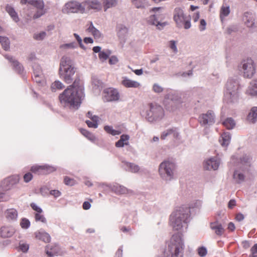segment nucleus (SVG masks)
Returning <instances> with one entry per match:
<instances>
[{
    "instance_id": "1",
    "label": "nucleus",
    "mask_w": 257,
    "mask_h": 257,
    "mask_svg": "<svg viewBox=\"0 0 257 257\" xmlns=\"http://www.w3.org/2000/svg\"><path fill=\"white\" fill-rule=\"evenodd\" d=\"M83 90L80 79H75L73 84L59 95L61 105L64 107L77 109L84 97Z\"/></svg>"
},
{
    "instance_id": "2",
    "label": "nucleus",
    "mask_w": 257,
    "mask_h": 257,
    "mask_svg": "<svg viewBox=\"0 0 257 257\" xmlns=\"http://www.w3.org/2000/svg\"><path fill=\"white\" fill-rule=\"evenodd\" d=\"M191 220L190 209L187 206L177 208L170 216L169 223L174 230L186 229Z\"/></svg>"
},
{
    "instance_id": "3",
    "label": "nucleus",
    "mask_w": 257,
    "mask_h": 257,
    "mask_svg": "<svg viewBox=\"0 0 257 257\" xmlns=\"http://www.w3.org/2000/svg\"><path fill=\"white\" fill-rule=\"evenodd\" d=\"M75 69L71 59L66 56H63L61 60L59 68L60 78L67 84L71 83L75 79L79 78L75 76Z\"/></svg>"
},
{
    "instance_id": "4",
    "label": "nucleus",
    "mask_w": 257,
    "mask_h": 257,
    "mask_svg": "<svg viewBox=\"0 0 257 257\" xmlns=\"http://www.w3.org/2000/svg\"><path fill=\"white\" fill-rule=\"evenodd\" d=\"M239 83L236 79H229L226 84L224 99L230 104L238 102L239 100Z\"/></svg>"
},
{
    "instance_id": "5",
    "label": "nucleus",
    "mask_w": 257,
    "mask_h": 257,
    "mask_svg": "<svg viewBox=\"0 0 257 257\" xmlns=\"http://www.w3.org/2000/svg\"><path fill=\"white\" fill-rule=\"evenodd\" d=\"M176 170L175 163L170 160H165L159 166V174L161 178L166 181H170L174 179Z\"/></svg>"
},
{
    "instance_id": "6",
    "label": "nucleus",
    "mask_w": 257,
    "mask_h": 257,
    "mask_svg": "<svg viewBox=\"0 0 257 257\" xmlns=\"http://www.w3.org/2000/svg\"><path fill=\"white\" fill-rule=\"evenodd\" d=\"M173 19L178 28L188 29L191 27V18L184 14V11L180 7L175 8L173 12Z\"/></svg>"
},
{
    "instance_id": "7",
    "label": "nucleus",
    "mask_w": 257,
    "mask_h": 257,
    "mask_svg": "<svg viewBox=\"0 0 257 257\" xmlns=\"http://www.w3.org/2000/svg\"><path fill=\"white\" fill-rule=\"evenodd\" d=\"M182 102L181 97L178 93L170 91L165 95L163 103L167 109L173 110Z\"/></svg>"
},
{
    "instance_id": "8",
    "label": "nucleus",
    "mask_w": 257,
    "mask_h": 257,
    "mask_svg": "<svg viewBox=\"0 0 257 257\" xmlns=\"http://www.w3.org/2000/svg\"><path fill=\"white\" fill-rule=\"evenodd\" d=\"M164 115V109L157 104H149V109L146 111V118L150 122L162 119Z\"/></svg>"
},
{
    "instance_id": "9",
    "label": "nucleus",
    "mask_w": 257,
    "mask_h": 257,
    "mask_svg": "<svg viewBox=\"0 0 257 257\" xmlns=\"http://www.w3.org/2000/svg\"><path fill=\"white\" fill-rule=\"evenodd\" d=\"M172 244L170 246L171 257H182V251L184 248V242L181 236L176 234L172 236Z\"/></svg>"
},
{
    "instance_id": "10",
    "label": "nucleus",
    "mask_w": 257,
    "mask_h": 257,
    "mask_svg": "<svg viewBox=\"0 0 257 257\" xmlns=\"http://www.w3.org/2000/svg\"><path fill=\"white\" fill-rule=\"evenodd\" d=\"M240 71L244 78H251L255 73V66L251 58L243 60L239 65Z\"/></svg>"
},
{
    "instance_id": "11",
    "label": "nucleus",
    "mask_w": 257,
    "mask_h": 257,
    "mask_svg": "<svg viewBox=\"0 0 257 257\" xmlns=\"http://www.w3.org/2000/svg\"><path fill=\"white\" fill-rule=\"evenodd\" d=\"M84 8L81 5L76 1H70L65 4L62 9L63 14H68L70 13H76L79 11H82Z\"/></svg>"
},
{
    "instance_id": "12",
    "label": "nucleus",
    "mask_w": 257,
    "mask_h": 257,
    "mask_svg": "<svg viewBox=\"0 0 257 257\" xmlns=\"http://www.w3.org/2000/svg\"><path fill=\"white\" fill-rule=\"evenodd\" d=\"M199 121L202 125H212L215 122V115L213 111L208 110L199 116Z\"/></svg>"
},
{
    "instance_id": "13",
    "label": "nucleus",
    "mask_w": 257,
    "mask_h": 257,
    "mask_svg": "<svg viewBox=\"0 0 257 257\" xmlns=\"http://www.w3.org/2000/svg\"><path fill=\"white\" fill-rule=\"evenodd\" d=\"M162 8L161 7H156L152 9L150 12H154L155 14L152 15L147 18V22L151 25L156 26L158 20H162L164 18L162 14H160L158 12Z\"/></svg>"
},
{
    "instance_id": "14",
    "label": "nucleus",
    "mask_w": 257,
    "mask_h": 257,
    "mask_svg": "<svg viewBox=\"0 0 257 257\" xmlns=\"http://www.w3.org/2000/svg\"><path fill=\"white\" fill-rule=\"evenodd\" d=\"M104 97L107 101H116L118 100L119 94L116 89L112 88L106 89L104 91Z\"/></svg>"
},
{
    "instance_id": "15",
    "label": "nucleus",
    "mask_w": 257,
    "mask_h": 257,
    "mask_svg": "<svg viewBox=\"0 0 257 257\" xmlns=\"http://www.w3.org/2000/svg\"><path fill=\"white\" fill-rule=\"evenodd\" d=\"M219 164V160L217 157H212L204 162V168L208 170H216L218 168Z\"/></svg>"
},
{
    "instance_id": "16",
    "label": "nucleus",
    "mask_w": 257,
    "mask_h": 257,
    "mask_svg": "<svg viewBox=\"0 0 257 257\" xmlns=\"http://www.w3.org/2000/svg\"><path fill=\"white\" fill-rule=\"evenodd\" d=\"M16 232L15 228L12 225H4L0 228V236L3 238L12 237Z\"/></svg>"
},
{
    "instance_id": "17",
    "label": "nucleus",
    "mask_w": 257,
    "mask_h": 257,
    "mask_svg": "<svg viewBox=\"0 0 257 257\" xmlns=\"http://www.w3.org/2000/svg\"><path fill=\"white\" fill-rule=\"evenodd\" d=\"M18 176H12L5 179L3 182V189L4 190H9L11 187L19 182Z\"/></svg>"
},
{
    "instance_id": "18",
    "label": "nucleus",
    "mask_w": 257,
    "mask_h": 257,
    "mask_svg": "<svg viewBox=\"0 0 257 257\" xmlns=\"http://www.w3.org/2000/svg\"><path fill=\"white\" fill-rule=\"evenodd\" d=\"M60 248L58 244L54 243L49 244L45 247V252L47 255L50 257H53L60 252Z\"/></svg>"
},
{
    "instance_id": "19",
    "label": "nucleus",
    "mask_w": 257,
    "mask_h": 257,
    "mask_svg": "<svg viewBox=\"0 0 257 257\" xmlns=\"http://www.w3.org/2000/svg\"><path fill=\"white\" fill-rule=\"evenodd\" d=\"M111 189L117 194H126L133 193L132 190L128 189L124 186L118 184H115L111 186Z\"/></svg>"
},
{
    "instance_id": "20",
    "label": "nucleus",
    "mask_w": 257,
    "mask_h": 257,
    "mask_svg": "<svg viewBox=\"0 0 257 257\" xmlns=\"http://www.w3.org/2000/svg\"><path fill=\"white\" fill-rule=\"evenodd\" d=\"M243 20L245 25L250 28H253L255 26V17L254 15L249 12H246L244 14Z\"/></svg>"
},
{
    "instance_id": "21",
    "label": "nucleus",
    "mask_w": 257,
    "mask_h": 257,
    "mask_svg": "<svg viewBox=\"0 0 257 257\" xmlns=\"http://www.w3.org/2000/svg\"><path fill=\"white\" fill-rule=\"evenodd\" d=\"M34 234L36 238L45 243H49L51 241V237L50 234L42 229L37 231Z\"/></svg>"
},
{
    "instance_id": "22",
    "label": "nucleus",
    "mask_w": 257,
    "mask_h": 257,
    "mask_svg": "<svg viewBox=\"0 0 257 257\" xmlns=\"http://www.w3.org/2000/svg\"><path fill=\"white\" fill-rule=\"evenodd\" d=\"M240 163L242 166L240 167L243 172H247L249 170V168L250 166L251 158L250 157L247 155H244L240 159Z\"/></svg>"
},
{
    "instance_id": "23",
    "label": "nucleus",
    "mask_w": 257,
    "mask_h": 257,
    "mask_svg": "<svg viewBox=\"0 0 257 257\" xmlns=\"http://www.w3.org/2000/svg\"><path fill=\"white\" fill-rule=\"evenodd\" d=\"M5 215L8 221L14 222L17 220L18 213L16 209L10 208L6 210Z\"/></svg>"
},
{
    "instance_id": "24",
    "label": "nucleus",
    "mask_w": 257,
    "mask_h": 257,
    "mask_svg": "<svg viewBox=\"0 0 257 257\" xmlns=\"http://www.w3.org/2000/svg\"><path fill=\"white\" fill-rule=\"evenodd\" d=\"M121 84L124 87L127 88H138L140 86L139 82L130 79L126 77H123L122 78Z\"/></svg>"
},
{
    "instance_id": "25",
    "label": "nucleus",
    "mask_w": 257,
    "mask_h": 257,
    "mask_svg": "<svg viewBox=\"0 0 257 257\" xmlns=\"http://www.w3.org/2000/svg\"><path fill=\"white\" fill-rule=\"evenodd\" d=\"M179 136V133L176 128H170L163 132L161 136L162 140H165L168 137L177 138Z\"/></svg>"
},
{
    "instance_id": "26",
    "label": "nucleus",
    "mask_w": 257,
    "mask_h": 257,
    "mask_svg": "<svg viewBox=\"0 0 257 257\" xmlns=\"http://www.w3.org/2000/svg\"><path fill=\"white\" fill-rule=\"evenodd\" d=\"M246 93L252 96H257V79H254L250 82Z\"/></svg>"
},
{
    "instance_id": "27",
    "label": "nucleus",
    "mask_w": 257,
    "mask_h": 257,
    "mask_svg": "<svg viewBox=\"0 0 257 257\" xmlns=\"http://www.w3.org/2000/svg\"><path fill=\"white\" fill-rule=\"evenodd\" d=\"M5 11L9 14L14 22L17 23L19 21L18 15L12 5L7 4L5 7Z\"/></svg>"
},
{
    "instance_id": "28",
    "label": "nucleus",
    "mask_w": 257,
    "mask_h": 257,
    "mask_svg": "<svg viewBox=\"0 0 257 257\" xmlns=\"http://www.w3.org/2000/svg\"><path fill=\"white\" fill-rule=\"evenodd\" d=\"M27 3L34 6L37 9L44 8V3L43 0H21V4L25 5Z\"/></svg>"
},
{
    "instance_id": "29",
    "label": "nucleus",
    "mask_w": 257,
    "mask_h": 257,
    "mask_svg": "<svg viewBox=\"0 0 257 257\" xmlns=\"http://www.w3.org/2000/svg\"><path fill=\"white\" fill-rule=\"evenodd\" d=\"M247 121L251 123H254L257 121V107H252L247 116Z\"/></svg>"
},
{
    "instance_id": "30",
    "label": "nucleus",
    "mask_w": 257,
    "mask_h": 257,
    "mask_svg": "<svg viewBox=\"0 0 257 257\" xmlns=\"http://www.w3.org/2000/svg\"><path fill=\"white\" fill-rule=\"evenodd\" d=\"M210 228L214 230L215 233L217 235H221L224 231L222 225L218 222L211 223Z\"/></svg>"
},
{
    "instance_id": "31",
    "label": "nucleus",
    "mask_w": 257,
    "mask_h": 257,
    "mask_svg": "<svg viewBox=\"0 0 257 257\" xmlns=\"http://www.w3.org/2000/svg\"><path fill=\"white\" fill-rule=\"evenodd\" d=\"M241 171H243L241 168H240L239 170H235L233 173V180L236 183L238 184L242 183L244 180V175L241 172Z\"/></svg>"
},
{
    "instance_id": "32",
    "label": "nucleus",
    "mask_w": 257,
    "mask_h": 257,
    "mask_svg": "<svg viewBox=\"0 0 257 257\" xmlns=\"http://www.w3.org/2000/svg\"><path fill=\"white\" fill-rule=\"evenodd\" d=\"M85 6L88 9L99 10L100 4L97 0H88L84 3Z\"/></svg>"
},
{
    "instance_id": "33",
    "label": "nucleus",
    "mask_w": 257,
    "mask_h": 257,
    "mask_svg": "<svg viewBox=\"0 0 257 257\" xmlns=\"http://www.w3.org/2000/svg\"><path fill=\"white\" fill-rule=\"evenodd\" d=\"M230 134L229 132H225L221 135V139L219 140V142L222 146L226 147L230 143Z\"/></svg>"
},
{
    "instance_id": "34",
    "label": "nucleus",
    "mask_w": 257,
    "mask_h": 257,
    "mask_svg": "<svg viewBox=\"0 0 257 257\" xmlns=\"http://www.w3.org/2000/svg\"><path fill=\"white\" fill-rule=\"evenodd\" d=\"M130 137L127 135H122L121 136L119 140L115 143V146L117 148L123 147L125 145H127L128 144V140Z\"/></svg>"
},
{
    "instance_id": "35",
    "label": "nucleus",
    "mask_w": 257,
    "mask_h": 257,
    "mask_svg": "<svg viewBox=\"0 0 257 257\" xmlns=\"http://www.w3.org/2000/svg\"><path fill=\"white\" fill-rule=\"evenodd\" d=\"M122 163L125 165L126 167V170L132 173H137L140 170V167L137 165L126 162H123Z\"/></svg>"
},
{
    "instance_id": "36",
    "label": "nucleus",
    "mask_w": 257,
    "mask_h": 257,
    "mask_svg": "<svg viewBox=\"0 0 257 257\" xmlns=\"http://www.w3.org/2000/svg\"><path fill=\"white\" fill-rule=\"evenodd\" d=\"M131 2L137 9H144L148 6L147 0H131Z\"/></svg>"
},
{
    "instance_id": "37",
    "label": "nucleus",
    "mask_w": 257,
    "mask_h": 257,
    "mask_svg": "<svg viewBox=\"0 0 257 257\" xmlns=\"http://www.w3.org/2000/svg\"><path fill=\"white\" fill-rule=\"evenodd\" d=\"M223 125L228 130H231L235 125L234 119L231 117L227 118L223 122Z\"/></svg>"
},
{
    "instance_id": "38",
    "label": "nucleus",
    "mask_w": 257,
    "mask_h": 257,
    "mask_svg": "<svg viewBox=\"0 0 257 257\" xmlns=\"http://www.w3.org/2000/svg\"><path fill=\"white\" fill-rule=\"evenodd\" d=\"M103 6L106 11L108 9L115 7L117 3V0H103Z\"/></svg>"
},
{
    "instance_id": "39",
    "label": "nucleus",
    "mask_w": 257,
    "mask_h": 257,
    "mask_svg": "<svg viewBox=\"0 0 257 257\" xmlns=\"http://www.w3.org/2000/svg\"><path fill=\"white\" fill-rule=\"evenodd\" d=\"M88 31L89 32L91 33L95 38L99 39L101 37V34L100 32L94 27L92 23L88 28Z\"/></svg>"
},
{
    "instance_id": "40",
    "label": "nucleus",
    "mask_w": 257,
    "mask_h": 257,
    "mask_svg": "<svg viewBox=\"0 0 257 257\" xmlns=\"http://www.w3.org/2000/svg\"><path fill=\"white\" fill-rule=\"evenodd\" d=\"M0 43L2 44L3 48L6 51H8L10 49V42L7 37L0 36Z\"/></svg>"
},
{
    "instance_id": "41",
    "label": "nucleus",
    "mask_w": 257,
    "mask_h": 257,
    "mask_svg": "<svg viewBox=\"0 0 257 257\" xmlns=\"http://www.w3.org/2000/svg\"><path fill=\"white\" fill-rule=\"evenodd\" d=\"M80 131L82 135H83L90 141L94 142L96 138L94 135L88 132L87 130L83 128H80Z\"/></svg>"
},
{
    "instance_id": "42",
    "label": "nucleus",
    "mask_w": 257,
    "mask_h": 257,
    "mask_svg": "<svg viewBox=\"0 0 257 257\" xmlns=\"http://www.w3.org/2000/svg\"><path fill=\"white\" fill-rule=\"evenodd\" d=\"M230 13V8L229 6L223 5L221 8L220 12V18L227 16Z\"/></svg>"
},
{
    "instance_id": "43",
    "label": "nucleus",
    "mask_w": 257,
    "mask_h": 257,
    "mask_svg": "<svg viewBox=\"0 0 257 257\" xmlns=\"http://www.w3.org/2000/svg\"><path fill=\"white\" fill-rule=\"evenodd\" d=\"M104 130L107 133L111 134L112 136L118 135L121 134L120 131L114 130L112 126L109 125L105 126Z\"/></svg>"
},
{
    "instance_id": "44",
    "label": "nucleus",
    "mask_w": 257,
    "mask_h": 257,
    "mask_svg": "<svg viewBox=\"0 0 257 257\" xmlns=\"http://www.w3.org/2000/svg\"><path fill=\"white\" fill-rule=\"evenodd\" d=\"M29 248V245L25 241L21 240L19 242L18 247L19 250L23 252H26L28 251Z\"/></svg>"
},
{
    "instance_id": "45",
    "label": "nucleus",
    "mask_w": 257,
    "mask_h": 257,
    "mask_svg": "<svg viewBox=\"0 0 257 257\" xmlns=\"http://www.w3.org/2000/svg\"><path fill=\"white\" fill-rule=\"evenodd\" d=\"M127 33V29L123 26H120L117 33L118 36L121 39H123Z\"/></svg>"
},
{
    "instance_id": "46",
    "label": "nucleus",
    "mask_w": 257,
    "mask_h": 257,
    "mask_svg": "<svg viewBox=\"0 0 257 257\" xmlns=\"http://www.w3.org/2000/svg\"><path fill=\"white\" fill-rule=\"evenodd\" d=\"M51 89L52 91H55L56 89H62L64 87L63 84L60 81H55L51 85Z\"/></svg>"
},
{
    "instance_id": "47",
    "label": "nucleus",
    "mask_w": 257,
    "mask_h": 257,
    "mask_svg": "<svg viewBox=\"0 0 257 257\" xmlns=\"http://www.w3.org/2000/svg\"><path fill=\"white\" fill-rule=\"evenodd\" d=\"M31 171L34 173L36 174H43L44 173V168L43 166L35 165L31 167Z\"/></svg>"
},
{
    "instance_id": "48",
    "label": "nucleus",
    "mask_w": 257,
    "mask_h": 257,
    "mask_svg": "<svg viewBox=\"0 0 257 257\" xmlns=\"http://www.w3.org/2000/svg\"><path fill=\"white\" fill-rule=\"evenodd\" d=\"M14 68L19 73H21L23 71V67L17 61H13Z\"/></svg>"
},
{
    "instance_id": "49",
    "label": "nucleus",
    "mask_w": 257,
    "mask_h": 257,
    "mask_svg": "<svg viewBox=\"0 0 257 257\" xmlns=\"http://www.w3.org/2000/svg\"><path fill=\"white\" fill-rule=\"evenodd\" d=\"M33 68L34 70L33 75H36V76H39V75L43 74L41 68L39 65L37 64H34Z\"/></svg>"
},
{
    "instance_id": "50",
    "label": "nucleus",
    "mask_w": 257,
    "mask_h": 257,
    "mask_svg": "<svg viewBox=\"0 0 257 257\" xmlns=\"http://www.w3.org/2000/svg\"><path fill=\"white\" fill-rule=\"evenodd\" d=\"M110 53L109 52H104V51L100 52L99 53V58L102 61L104 62L105 61L110 55Z\"/></svg>"
},
{
    "instance_id": "51",
    "label": "nucleus",
    "mask_w": 257,
    "mask_h": 257,
    "mask_svg": "<svg viewBox=\"0 0 257 257\" xmlns=\"http://www.w3.org/2000/svg\"><path fill=\"white\" fill-rule=\"evenodd\" d=\"M20 225L23 229H28L30 226V222L25 218H22L20 222Z\"/></svg>"
},
{
    "instance_id": "52",
    "label": "nucleus",
    "mask_w": 257,
    "mask_h": 257,
    "mask_svg": "<svg viewBox=\"0 0 257 257\" xmlns=\"http://www.w3.org/2000/svg\"><path fill=\"white\" fill-rule=\"evenodd\" d=\"M35 218L36 221H41L43 223H46L47 222L46 219L41 213H36Z\"/></svg>"
},
{
    "instance_id": "53",
    "label": "nucleus",
    "mask_w": 257,
    "mask_h": 257,
    "mask_svg": "<svg viewBox=\"0 0 257 257\" xmlns=\"http://www.w3.org/2000/svg\"><path fill=\"white\" fill-rule=\"evenodd\" d=\"M37 9L38 11L33 16L34 19H38L46 13V11L44 9V8Z\"/></svg>"
},
{
    "instance_id": "54",
    "label": "nucleus",
    "mask_w": 257,
    "mask_h": 257,
    "mask_svg": "<svg viewBox=\"0 0 257 257\" xmlns=\"http://www.w3.org/2000/svg\"><path fill=\"white\" fill-rule=\"evenodd\" d=\"M46 35V33L45 32H41L39 33L35 34L33 38L34 39L40 41L43 40Z\"/></svg>"
},
{
    "instance_id": "55",
    "label": "nucleus",
    "mask_w": 257,
    "mask_h": 257,
    "mask_svg": "<svg viewBox=\"0 0 257 257\" xmlns=\"http://www.w3.org/2000/svg\"><path fill=\"white\" fill-rule=\"evenodd\" d=\"M169 46L175 53H177L178 52L176 41L174 40H171L169 41Z\"/></svg>"
},
{
    "instance_id": "56",
    "label": "nucleus",
    "mask_w": 257,
    "mask_h": 257,
    "mask_svg": "<svg viewBox=\"0 0 257 257\" xmlns=\"http://www.w3.org/2000/svg\"><path fill=\"white\" fill-rule=\"evenodd\" d=\"M202 205V202L200 200H196L193 202L189 207H187L190 209L191 208H200ZM191 212V211L190 210Z\"/></svg>"
},
{
    "instance_id": "57",
    "label": "nucleus",
    "mask_w": 257,
    "mask_h": 257,
    "mask_svg": "<svg viewBox=\"0 0 257 257\" xmlns=\"http://www.w3.org/2000/svg\"><path fill=\"white\" fill-rule=\"evenodd\" d=\"M153 90L155 93H159L163 91L164 88L158 83H155L153 86Z\"/></svg>"
},
{
    "instance_id": "58",
    "label": "nucleus",
    "mask_w": 257,
    "mask_h": 257,
    "mask_svg": "<svg viewBox=\"0 0 257 257\" xmlns=\"http://www.w3.org/2000/svg\"><path fill=\"white\" fill-rule=\"evenodd\" d=\"M44 173H50L56 170V168L53 166L49 165H43Z\"/></svg>"
},
{
    "instance_id": "59",
    "label": "nucleus",
    "mask_w": 257,
    "mask_h": 257,
    "mask_svg": "<svg viewBox=\"0 0 257 257\" xmlns=\"http://www.w3.org/2000/svg\"><path fill=\"white\" fill-rule=\"evenodd\" d=\"M64 183L67 185L73 186L75 184V181L73 179L70 178L66 176L64 178Z\"/></svg>"
},
{
    "instance_id": "60",
    "label": "nucleus",
    "mask_w": 257,
    "mask_h": 257,
    "mask_svg": "<svg viewBox=\"0 0 257 257\" xmlns=\"http://www.w3.org/2000/svg\"><path fill=\"white\" fill-rule=\"evenodd\" d=\"M10 199V196L5 193H0V202L8 201Z\"/></svg>"
},
{
    "instance_id": "61",
    "label": "nucleus",
    "mask_w": 257,
    "mask_h": 257,
    "mask_svg": "<svg viewBox=\"0 0 257 257\" xmlns=\"http://www.w3.org/2000/svg\"><path fill=\"white\" fill-rule=\"evenodd\" d=\"M207 252V249L205 247H200L198 249V253L201 257L205 256Z\"/></svg>"
},
{
    "instance_id": "62",
    "label": "nucleus",
    "mask_w": 257,
    "mask_h": 257,
    "mask_svg": "<svg viewBox=\"0 0 257 257\" xmlns=\"http://www.w3.org/2000/svg\"><path fill=\"white\" fill-rule=\"evenodd\" d=\"M33 79L36 82L41 83L43 80V75H39V76H36V75H33Z\"/></svg>"
},
{
    "instance_id": "63",
    "label": "nucleus",
    "mask_w": 257,
    "mask_h": 257,
    "mask_svg": "<svg viewBox=\"0 0 257 257\" xmlns=\"http://www.w3.org/2000/svg\"><path fill=\"white\" fill-rule=\"evenodd\" d=\"M85 122L89 127L96 128L98 127V123H95L91 120H87Z\"/></svg>"
},
{
    "instance_id": "64",
    "label": "nucleus",
    "mask_w": 257,
    "mask_h": 257,
    "mask_svg": "<svg viewBox=\"0 0 257 257\" xmlns=\"http://www.w3.org/2000/svg\"><path fill=\"white\" fill-rule=\"evenodd\" d=\"M206 23L204 19H201L200 22L199 29L200 31H203L206 29Z\"/></svg>"
}]
</instances>
